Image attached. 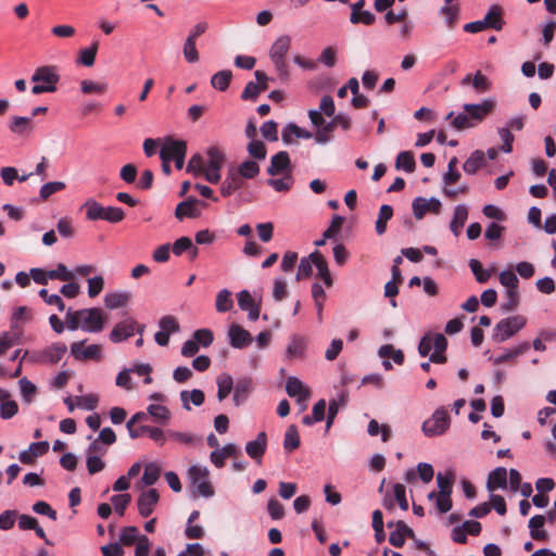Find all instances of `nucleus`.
Instances as JSON below:
<instances>
[{
    "label": "nucleus",
    "instance_id": "obj_1",
    "mask_svg": "<svg viewBox=\"0 0 556 556\" xmlns=\"http://www.w3.org/2000/svg\"><path fill=\"white\" fill-rule=\"evenodd\" d=\"M66 327L71 331L81 329L85 332L98 333L104 327V315L101 308H68L65 315Z\"/></svg>",
    "mask_w": 556,
    "mask_h": 556
},
{
    "label": "nucleus",
    "instance_id": "obj_2",
    "mask_svg": "<svg viewBox=\"0 0 556 556\" xmlns=\"http://www.w3.org/2000/svg\"><path fill=\"white\" fill-rule=\"evenodd\" d=\"M30 80L34 84L31 88L34 94L49 93L56 90L60 75L55 66L43 65L34 71Z\"/></svg>",
    "mask_w": 556,
    "mask_h": 556
},
{
    "label": "nucleus",
    "instance_id": "obj_3",
    "mask_svg": "<svg viewBox=\"0 0 556 556\" xmlns=\"http://www.w3.org/2000/svg\"><path fill=\"white\" fill-rule=\"evenodd\" d=\"M291 47V37L289 35L279 36L269 49V58L274 64L277 75L280 79L289 77V71L286 56Z\"/></svg>",
    "mask_w": 556,
    "mask_h": 556
},
{
    "label": "nucleus",
    "instance_id": "obj_4",
    "mask_svg": "<svg viewBox=\"0 0 556 556\" xmlns=\"http://www.w3.org/2000/svg\"><path fill=\"white\" fill-rule=\"evenodd\" d=\"M503 10L500 5L493 4L489 8L483 20L470 22L464 25L466 33L476 34L486 28L494 30H502L504 27V20L502 17Z\"/></svg>",
    "mask_w": 556,
    "mask_h": 556
},
{
    "label": "nucleus",
    "instance_id": "obj_5",
    "mask_svg": "<svg viewBox=\"0 0 556 556\" xmlns=\"http://www.w3.org/2000/svg\"><path fill=\"white\" fill-rule=\"evenodd\" d=\"M526 324L527 319L522 315L503 318L493 328L492 340L497 343L505 342L520 331Z\"/></svg>",
    "mask_w": 556,
    "mask_h": 556
},
{
    "label": "nucleus",
    "instance_id": "obj_6",
    "mask_svg": "<svg viewBox=\"0 0 556 556\" xmlns=\"http://www.w3.org/2000/svg\"><path fill=\"white\" fill-rule=\"evenodd\" d=\"M454 473L446 471L444 475L439 472L437 475V484L439 488L437 496V509L441 514H445L452 508L451 494L453 491Z\"/></svg>",
    "mask_w": 556,
    "mask_h": 556
},
{
    "label": "nucleus",
    "instance_id": "obj_7",
    "mask_svg": "<svg viewBox=\"0 0 556 556\" xmlns=\"http://www.w3.org/2000/svg\"><path fill=\"white\" fill-rule=\"evenodd\" d=\"M450 427V417L444 407L437 408L432 416L425 420L421 430L426 437L442 435Z\"/></svg>",
    "mask_w": 556,
    "mask_h": 556
},
{
    "label": "nucleus",
    "instance_id": "obj_8",
    "mask_svg": "<svg viewBox=\"0 0 556 556\" xmlns=\"http://www.w3.org/2000/svg\"><path fill=\"white\" fill-rule=\"evenodd\" d=\"M188 476L191 483L197 488L199 495L203 497H212L214 490L208 480V469L202 465H192L188 469Z\"/></svg>",
    "mask_w": 556,
    "mask_h": 556
},
{
    "label": "nucleus",
    "instance_id": "obj_9",
    "mask_svg": "<svg viewBox=\"0 0 556 556\" xmlns=\"http://www.w3.org/2000/svg\"><path fill=\"white\" fill-rule=\"evenodd\" d=\"M144 331V325H138L137 321L128 317L119 323H117L112 331L110 332V340L114 343H118L122 341L127 340L131 336H134L135 332H138L139 334H142Z\"/></svg>",
    "mask_w": 556,
    "mask_h": 556
},
{
    "label": "nucleus",
    "instance_id": "obj_10",
    "mask_svg": "<svg viewBox=\"0 0 556 556\" xmlns=\"http://www.w3.org/2000/svg\"><path fill=\"white\" fill-rule=\"evenodd\" d=\"M67 351V346L62 342L53 343L41 351L33 354V359L39 364H56Z\"/></svg>",
    "mask_w": 556,
    "mask_h": 556
},
{
    "label": "nucleus",
    "instance_id": "obj_11",
    "mask_svg": "<svg viewBox=\"0 0 556 556\" xmlns=\"http://www.w3.org/2000/svg\"><path fill=\"white\" fill-rule=\"evenodd\" d=\"M495 101L492 98L483 99L480 103H466L464 110L468 113L475 126L482 122L494 109Z\"/></svg>",
    "mask_w": 556,
    "mask_h": 556
},
{
    "label": "nucleus",
    "instance_id": "obj_12",
    "mask_svg": "<svg viewBox=\"0 0 556 556\" xmlns=\"http://www.w3.org/2000/svg\"><path fill=\"white\" fill-rule=\"evenodd\" d=\"M86 340L73 342L70 346L71 355L76 361H99L102 357L101 348L98 344H90L84 348Z\"/></svg>",
    "mask_w": 556,
    "mask_h": 556
},
{
    "label": "nucleus",
    "instance_id": "obj_13",
    "mask_svg": "<svg viewBox=\"0 0 556 556\" xmlns=\"http://www.w3.org/2000/svg\"><path fill=\"white\" fill-rule=\"evenodd\" d=\"M442 207V203L439 199L432 197L430 199H426L422 197H417L413 200L412 208L414 216L417 219H421L427 212H432L434 214H439Z\"/></svg>",
    "mask_w": 556,
    "mask_h": 556
},
{
    "label": "nucleus",
    "instance_id": "obj_14",
    "mask_svg": "<svg viewBox=\"0 0 556 556\" xmlns=\"http://www.w3.org/2000/svg\"><path fill=\"white\" fill-rule=\"evenodd\" d=\"M205 206L206 204L197 198H188L187 200L178 203L175 210V217L178 220H182L185 218H197L201 215V211L199 206Z\"/></svg>",
    "mask_w": 556,
    "mask_h": 556
},
{
    "label": "nucleus",
    "instance_id": "obj_15",
    "mask_svg": "<svg viewBox=\"0 0 556 556\" xmlns=\"http://www.w3.org/2000/svg\"><path fill=\"white\" fill-rule=\"evenodd\" d=\"M267 174L275 177L280 174H292V165L289 153L279 151L270 157V164L267 167Z\"/></svg>",
    "mask_w": 556,
    "mask_h": 556
},
{
    "label": "nucleus",
    "instance_id": "obj_16",
    "mask_svg": "<svg viewBox=\"0 0 556 556\" xmlns=\"http://www.w3.org/2000/svg\"><path fill=\"white\" fill-rule=\"evenodd\" d=\"M160 500V494L155 489H149L146 492H142L138 500V513L141 517H149L155 509Z\"/></svg>",
    "mask_w": 556,
    "mask_h": 556
},
{
    "label": "nucleus",
    "instance_id": "obj_17",
    "mask_svg": "<svg viewBox=\"0 0 556 556\" xmlns=\"http://www.w3.org/2000/svg\"><path fill=\"white\" fill-rule=\"evenodd\" d=\"M254 76L257 81H249L245 85L241 93V98L243 100H255L262 91L267 89L266 83L268 80V77L266 76V74L261 71H255Z\"/></svg>",
    "mask_w": 556,
    "mask_h": 556
},
{
    "label": "nucleus",
    "instance_id": "obj_18",
    "mask_svg": "<svg viewBox=\"0 0 556 556\" xmlns=\"http://www.w3.org/2000/svg\"><path fill=\"white\" fill-rule=\"evenodd\" d=\"M229 344L235 349H243L251 344V333L237 324H232L228 328Z\"/></svg>",
    "mask_w": 556,
    "mask_h": 556
},
{
    "label": "nucleus",
    "instance_id": "obj_19",
    "mask_svg": "<svg viewBox=\"0 0 556 556\" xmlns=\"http://www.w3.org/2000/svg\"><path fill=\"white\" fill-rule=\"evenodd\" d=\"M267 448V435L264 431L260 432L255 440L249 441L245 444V453L261 464L262 457Z\"/></svg>",
    "mask_w": 556,
    "mask_h": 556
},
{
    "label": "nucleus",
    "instance_id": "obj_20",
    "mask_svg": "<svg viewBox=\"0 0 556 556\" xmlns=\"http://www.w3.org/2000/svg\"><path fill=\"white\" fill-rule=\"evenodd\" d=\"M187 153L186 142L182 140H167L160 150V157L162 161H172L177 156Z\"/></svg>",
    "mask_w": 556,
    "mask_h": 556
},
{
    "label": "nucleus",
    "instance_id": "obj_21",
    "mask_svg": "<svg viewBox=\"0 0 556 556\" xmlns=\"http://www.w3.org/2000/svg\"><path fill=\"white\" fill-rule=\"evenodd\" d=\"M365 0H358L351 4L350 22L352 24L371 25L376 21V16L368 10H363Z\"/></svg>",
    "mask_w": 556,
    "mask_h": 556
},
{
    "label": "nucleus",
    "instance_id": "obj_22",
    "mask_svg": "<svg viewBox=\"0 0 556 556\" xmlns=\"http://www.w3.org/2000/svg\"><path fill=\"white\" fill-rule=\"evenodd\" d=\"M286 392L298 402H305L309 397L308 388L295 376H290L286 382Z\"/></svg>",
    "mask_w": 556,
    "mask_h": 556
},
{
    "label": "nucleus",
    "instance_id": "obj_23",
    "mask_svg": "<svg viewBox=\"0 0 556 556\" xmlns=\"http://www.w3.org/2000/svg\"><path fill=\"white\" fill-rule=\"evenodd\" d=\"M307 349L306 339L299 334L291 336L286 349L287 359H301L305 356Z\"/></svg>",
    "mask_w": 556,
    "mask_h": 556
},
{
    "label": "nucleus",
    "instance_id": "obj_24",
    "mask_svg": "<svg viewBox=\"0 0 556 556\" xmlns=\"http://www.w3.org/2000/svg\"><path fill=\"white\" fill-rule=\"evenodd\" d=\"M460 85L463 87L471 85L477 93H484L491 88V80L483 75L480 71H477L472 76L467 74L462 80Z\"/></svg>",
    "mask_w": 556,
    "mask_h": 556
},
{
    "label": "nucleus",
    "instance_id": "obj_25",
    "mask_svg": "<svg viewBox=\"0 0 556 556\" xmlns=\"http://www.w3.org/2000/svg\"><path fill=\"white\" fill-rule=\"evenodd\" d=\"M244 187V181L235 170H229L220 186V193L224 198L230 197L235 191Z\"/></svg>",
    "mask_w": 556,
    "mask_h": 556
},
{
    "label": "nucleus",
    "instance_id": "obj_26",
    "mask_svg": "<svg viewBox=\"0 0 556 556\" xmlns=\"http://www.w3.org/2000/svg\"><path fill=\"white\" fill-rule=\"evenodd\" d=\"M529 349H530V344L528 342H522L513 349L505 350L503 353H501L498 355L490 356L489 359L494 365H501L503 363L513 361L515 357L523 354Z\"/></svg>",
    "mask_w": 556,
    "mask_h": 556
},
{
    "label": "nucleus",
    "instance_id": "obj_27",
    "mask_svg": "<svg viewBox=\"0 0 556 556\" xmlns=\"http://www.w3.org/2000/svg\"><path fill=\"white\" fill-rule=\"evenodd\" d=\"M253 388L252 379L242 378L237 381L233 386V403L236 406H240L248 399L251 390Z\"/></svg>",
    "mask_w": 556,
    "mask_h": 556
},
{
    "label": "nucleus",
    "instance_id": "obj_28",
    "mask_svg": "<svg viewBox=\"0 0 556 556\" xmlns=\"http://www.w3.org/2000/svg\"><path fill=\"white\" fill-rule=\"evenodd\" d=\"M348 400L349 392L346 390H341L337 393L336 397L330 401L328 406L327 428L332 425L339 409L346 405Z\"/></svg>",
    "mask_w": 556,
    "mask_h": 556
},
{
    "label": "nucleus",
    "instance_id": "obj_29",
    "mask_svg": "<svg viewBox=\"0 0 556 556\" xmlns=\"http://www.w3.org/2000/svg\"><path fill=\"white\" fill-rule=\"evenodd\" d=\"M313 257H315V267L317 269V277L320 280H323V282L327 287H331L333 283V280H332L326 258L317 250L313 252Z\"/></svg>",
    "mask_w": 556,
    "mask_h": 556
},
{
    "label": "nucleus",
    "instance_id": "obj_30",
    "mask_svg": "<svg viewBox=\"0 0 556 556\" xmlns=\"http://www.w3.org/2000/svg\"><path fill=\"white\" fill-rule=\"evenodd\" d=\"M468 218V207L465 204H458L454 208L453 218L450 223V229L454 236L458 237L460 229Z\"/></svg>",
    "mask_w": 556,
    "mask_h": 556
},
{
    "label": "nucleus",
    "instance_id": "obj_31",
    "mask_svg": "<svg viewBox=\"0 0 556 556\" xmlns=\"http://www.w3.org/2000/svg\"><path fill=\"white\" fill-rule=\"evenodd\" d=\"M507 485V470L504 467H497L488 476L486 489L494 491L495 489H505Z\"/></svg>",
    "mask_w": 556,
    "mask_h": 556
},
{
    "label": "nucleus",
    "instance_id": "obj_32",
    "mask_svg": "<svg viewBox=\"0 0 556 556\" xmlns=\"http://www.w3.org/2000/svg\"><path fill=\"white\" fill-rule=\"evenodd\" d=\"M485 165V155L481 150H475L463 164V169L467 175L476 174Z\"/></svg>",
    "mask_w": 556,
    "mask_h": 556
},
{
    "label": "nucleus",
    "instance_id": "obj_33",
    "mask_svg": "<svg viewBox=\"0 0 556 556\" xmlns=\"http://www.w3.org/2000/svg\"><path fill=\"white\" fill-rule=\"evenodd\" d=\"M33 119L26 116H13L9 129L18 136L29 135L33 131Z\"/></svg>",
    "mask_w": 556,
    "mask_h": 556
},
{
    "label": "nucleus",
    "instance_id": "obj_34",
    "mask_svg": "<svg viewBox=\"0 0 556 556\" xmlns=\"http://www.w3.org/2000/svg\"><path fill=\"white\" fill-rule=\"evenodd\" d=\"M130 300V293L127 291H115L105 294L104 305L110 309H116L125 306Z\"/></svg>",
    "mask_w": 556,
    "mask_h": 556
},
{
    "label": "nucleus",
    "instance_id": "obj_35",
    "mask_svg": "<svg viewBox=\"0 0 556 556\" xmlns=\"http://www.w3.org/2000/svg\"><path fill=\"white\" fill-rule=\"evenodd\" d=\"M180 400L182 402V407L186 410H190V403L194 406H201L204 403L205 395L200 389H193L191 391L184 390L180 392Z\"/></svg>",
    "mask_w": 556,
    "mask_h": 556
},
{
    "label": "nucleus",
    "instance_id": "obj_36",
    "mask_svg": "<svg viewBox=\"0 0 556 556\" xmlns=\"http://www.w3.org/2000/svg\"><path fill=\"white\" fill-rule=\"evenodd\" d=\"M97 448H98V441H93L88 446V450H87L88 456H87L86 465H87V470L90 475L100 472L105 467L104 462L99 456L92 455V453L94 451H97Z\"/></svg>",
    "mask_w": 556,
    "mask_h": 556
},
{
    "label": "nucleus",
    "instance_id": "obj_37",
    "mask_svg": "<svg viewBox=\"0 0 556 556\" xmlns=\"http://www.w3.org/2000/svg\"><path fill=\"white\" fill-rule=\"evenodd\" d=\"M446 121L451 122V126L456 130H464L468 128L475 127V123L471 122L468 113L464 110L458 114H454V112H450L446 117Z\"/></svg>",
    "mask_w": 556,
    "mask_h": 556
},
{
    "label": "nucleus",
    "instance_id": "obj_38",
    "mask_svg": "<svg viewBox=\"0 0 556 556\" xmlns=\"http://www.w3.org/2000/svg\"><path fill=\"white\" fill-rule=\"evenodd\" d=\"M545 517L543 515H535L529 520L530 535L533 540H546L547 533L543 530Z\"/></svg>",
    "mask_w": 556,
    "mask_h": 556
},
{
    "label": "nucleus",
    "instance_id": "obj_39",
    "mask_svg": "<svg viewBox=\"0 0 556 556\" xmlns=\"http://www.w3.org/2000/svg\"><path fill=\"white\" fill-rule=\"evenodd\" d=\"M407 533H413L403 521H397L395 530L389 535V542L394 547H402L405 543V536Z\"/></svg>",
    "mask_w": 556,
    "mask_h": 556
},
{
    "label": "nucleus",
    "instance_id": "obj_40",
    "mask_svg": "<svg viewBox=\"0 0 556 556\" xmlns=\"http://www.w3.org/2000/svg\"><path fill=\"white\" fill-rule=\"evenodd\" d=\"M241 179H253L260 174V165L253 160L243 161L235 170Z\"/></svg>",
    "mask_w": 556,
    "mask_h": 556
},
{
    "label": "nucleus",
    "instance_id": "obj_41",
    "mask_svg": "<svg viewBox=\"0 0 556 556\" xmlns=\"http://www.w3.org/2000/svg\"><path fill=\"white\" fill-rule=\"evenodd\" d=\"M396 169H403L406 173H413L416 167V161L413 152L402 151L397 154L395 160Z\"/></svg>",
    "mask_w": 556,
    "mask_h": 556
},
{
    "label": "nucleus",
    "instance_id": "obj_42",
    "mask_svg": "<svg viewBox=\"0 0 556 556\" xmlns=\"http://www.w3.org/2000/svg\"><path fill=\"white\" fill-rule=\"evenodd\" d=\"M300 446V435L296 426L291 425L287 428L283 438V448L291 453Z\"/></svg>",
    "mask_w": 556,
    "mask_h": 556
},
{
    "label": "nucleus",
    "instance_id": "obj_43",
    "mask_svg": "<svg viewBox=\"0 0 556 556\" xmlns=\"http://www.w3.org/2000/svg\"><path fill=\"white\" fill-rule=\"evenodd\" d=\"M393 216V208L389 204L381 205L378 214V218L376 220V232L381 236L387 230V223L390 220Z\"/></svg>",
    "mask_w": 556,
    "mask_h": 556
},
{
    "label": "nucleus",
    "instance_id": "obj_44",
    "mask_svg": "<svg viewBox=\"0 0 556 556\" xmlns=\"http://www.w3.org/2000/svg\"><path fill=\"white\" fill-rule=\"evenodd\" d=\"M233 307L231 292L228 289H222L216 294L215 308L218 313L229 312Z\"/></svg>",
    "mask_w": 556,
    "mask_h": 556
},
{
    "label": "nucleus",
    "instance_id": "obj_45",
    "mask_svg": "<svg viewBox=\"0 0 556 556\" xmlns=\"http://www.w3.org/2000/svg\"><path fill=\"white\" fill-rule=\"evenodd\" d=\"M231 78H232L231 71L223 70V71L215 73L212 76L211 85L213 88H215L219 91H225L228 89Z\"/></svg>",
    "mask_w": 556,
    "mask_h": 556
},
{
    "label": "nucleus",
    "instance_id": "obj_46",
    "mask_svg": "<svg viewBox=\"0 0 556 556\" xmlns=\"http://www.w3.org/2000/svg\"><path fill=\"white\" fill-rule=\"evenodd\" d=\"M281 178H269L267 185L270 186L277 192L289 191L293 184L294 178L292 174H281Z\"/></svg>",
    "mask_w": 556,
    "mask_h": 556
},
{
    "label": "nucleus",
    "instance_id": "obj_47",
    "mask_svg": "<svg viewBox=\"0 0 556 556\" xmlns=\"http://www.w3.org/2000/svg\"><path fill=\"white\" fill-rule=\"evenodd\" d=\"M217 399L219 401L225 400L229 393L233 390V380L230 375H222L217 378Z\"/></svg>",
    "mask_w": 556,
    "mask_h": 556
},
{
    "label": "nucleus",
    "instance_id": "obj_48",
    "mask_svg": "<svg viewBox=\"0 0 556 556\" xmlns=\"http://www.w3.org/2000/svg\"><path fill=\"white\" fill-rule=\"evenodd\" d=\"M99 41H93L90 47L80 50L78 63L84 66L90 67L94 64L96 55L98 52Z\"/></svg>",
    "mask_w": 556,
    "mask_h": 556
},
{
    "label": "nucleus",
    "instance_id": "obj_49",
    "mask_svg": "<svg viewBox=\"0 0 556 556\" xmlns=\"http://www.w3.org/2000/svg\"><path fill=\"white\" fill-rule=\"evenodd\" d=\"M86 208V217L89 220H98L102 219L104 206H102L99 202L93 199H88L84 205Z\"/></svg>",
    "mask_w": 556,
    "mask_h": 556
},
{
    "label": "nucleus",
    "instance_id": "obj_50",
    "mask_svg": "<svg viewBox=\"0 0 556 556\" xmlns=\"http://www.w3.org/2000/svg\"><path fill=\"white\" fill-rule=\"evenodd\" d=\"M141 535L142 534L139 533V530L137 527L128 526V527H124L121 530L119 541L122 544L129 546V545L137 543L139 541V539L141 538Z\"/></svg>",
    "mask_w": 556,
    "mask_h": 556
},
{
    "label": "nucleus",
    "instance_id": "obj_51",
    "mask_svg": "<svg viewBox=\"0 0 556 556\" xmlns=\"http://www.w3.org/2000/svg\"><path fill=\"white\" fill-rule=\"evenodd\" d=\"M469 267L479 283H485L492 276L493 269H483L478 260H470Z\"/></svg>",
    "mask_w": 556,
    "mask_h": 556
},
{
    "label": "nucleus",
    "instance_id": "obj_52",
    "mask_svg": "<svg viewBox=\"0 0 556 556\" xmlns=\"http://www.w3.org/2000/svg\"><path fill=\"white\" fill-rule=\"evenodd\" d=\"M108 88H109L108 84L98 83V81H93L90 79H84L80 83V90L85 94H91V93L102 94L108 91Z\"/></svg>",
    "mask_w": 556,
    "mask_h": 556
},
{
    "label": "nucleus",
    "instance_id": "obj_53",
    "mask_svg": "<svg viewBox=\"0 0 556 556\" xmlns=\"http://www.w3.org/2000/svg\"><path fill=\"white\" fill-rule=\"evenodd\" d=\"M458 13H459L458 7L451 5V3L446 4L444 2V5L440 9V15H442L444 17V22L448 28H453L455 26Z\"/></svg>",
    "mask_w": 556,
    "mask_h": 556
},
{
    "label": "nucleus",
    "instance_id": "obj_54",
    "mask_svg": "<svg viewBox=\"0 0 556 556\" xmlns=\"http://www.w3.org/2000/svg\"><path fill=\"white\" fill-rule=\"evenodd\" d=\"M313 265L315 266V257H313L312 252L308 256L301 258L295 277L296 280L309 277L312 275Z\"/></svg>",
    "mask_w": 556,
    "mask_h": 556
},
{
    "label": "nucleus",
    "instance_id": "obj_55",
    "mask_svg": "<svg viewBox=\"0 0 556 556\" xmlns=\"http://www.w3.org/2000/svg\"><path fill=\"white\" fill-rule=\"evenodd\" d=\"M147 412L156 421L166 424L169 420L170 413L167 407L159 404H151L148 406Z\"/></svg>",
    "mask_w": 556,
    "mask_h": 556
},
{
    "label": "nucleus",
    "instance_id": "obj_56",
    "mask_svg": "<svg viewBox=\"0 0 556 556\" xmlns=\"http://www.w3.org/2000/svg\"><path fill=\"white\" fill-rule=\"evenodd\" d=\"M47 275L51 280L72 281L74 279L73 273L62 263H59L55 269L48 270Z\"/></svg>",
    "mask_w": 556,
    "mask_h": 556
},
{
    "label": "nucleus",
    "instance_id": "obj_57",
    "mask_svg": "<svg viewBox=\"0 0 556 556\" xmlns=\"http://www.w3.org/2000/svg\"><path fill=\"white\" fill-rule=\"evenodd\" d=\"M161 469L154 463L146 465L144 472L142 476V482L144 485H153L160 478Z\"/></svg>",
    "mask_w": 556,
    "mask_h": 556
},
{
    "label": "nucleus",
    "instance_id": "obj_58",
    "mask_svg": "<svg viewBox=\"0 0 556 556\" xmlns=\"http://www.w3.org/2000/svg\"><path fill=\"white\" fill-rule=\"evenodd\" d=\"M249 154L255 160H265L266 157V147L265 143L261 140L252 139L247 147Z\"/></svg>",
    "mask_w": 556,
    "mask_h": 556
},
{
    "label": "nucleus",
    "instance_id": "obj_59",
    "mask_svg": "<svg viewBox=\"0 0 556 556\" xmlns=\"http://www.w3.org/2000/svg\"><path fill=\"white\" fill-rule=\"evenodd\" d=\"M65 188L63 181H50L40 187L39 195L41 200L49 199L53 193L59 192Z\"/></svg>",
    "mask_w": 556,
    "mask_h": 556
},
{
    "label": "nucleus",
    "instance_id": "obj_60",
    "mask_svg": "<svg viewBox=\"0 0 556 556\" xmlns=\"http://www.w3.org/2000/svg\"><path fill=\"white\" fill-rule=\"evenodd\" d=\"M167 435L184 445H194L200 441V438L191 432L168 431Z\"/></svg>",
    "mask_w": 556,
    "mask_h": 556
},
{
    "label": "nucleus",
    "instance_id": "obj_61",
    "mask_svg": "<svg viewBox=\"0 0 556 556\" xmlns=\"http://www.w3.org/2000/svg\"><path fill=\"white\" fill-rule=\"evenodd\" d=\"M20 389H21V395L24 402L30 403L36 394V386L29 381L27 378H22L18 381Z\"/></svg>",
    "mask_w": 556,
    "mask_h": 556
},
{
    "label": "nucleus",
    "instance_id": "obj_62",
    "mask_svg": "<svg viewBox=\"0 0 556 556\" xmlns=\"http://www.w3.org/2000/svg\"><path fill=\"white\" fill-rule=\"evenodd\" d=\"M192 339L197 341L199 346L207 348L213 343L214 336L210 329L202 328L193 332Z\"/></svg>",
    "mask_w": 556,
    "mask_h": 556
},
{
    "label": "nucleus",
    "instance_id": "obj_63",
    "mask_svg": "<svg viewBox=\"0 0 556 556\" xmlns=\"http://www.w3.org/2000/svg\"><path fill=\"white\" fill-rule=\"evenodd\" d=\"M130 501L131 496L128 493L118 494L111 497V502L114 506V509L119 516H124L125 510L129 505Z\"/></svg>",
    "mask_w": 556,
    "mask_h": 556
},
{
    "label": "nucleus",
    "instance_id": "obj_64",
    "mask_svg": "<svg viewBox=\"0 0 556 556\" xmlns=\"http://www.w3.org/2000/svg\"><path fill=\"white\" fill-rule=\"evenodd\" d=\"M184 58L188 63H195L199 61V52L197 50L195 41L191 39L185 40L182 47Z\"/></svg>",
    "mask_w": 556,
    "mask_h": 556
}]
</instances>
